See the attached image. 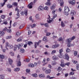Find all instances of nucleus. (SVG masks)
Returning <instances> with one entry per match:
<instances>
[{"mask_svg":"<svg viewBox=\"0 0 79 79\" xmlns=\"http://www.w3.org/2000/svg\"><path fill=\"white\" fill-rule=\"evenodd\" d=\"M63 52V49L62 48L59 50V53L60 54L58 55V56L60 58H63L64 56V55L63 54H61V53Z\"/></svg>","mask_w":79,"mask_h":79,"instance_id":"obj_1","label":"nucleus"},{"mask_svg":"<svg viewBox=\"0 0 79 79\" xmlns=\"http://www.w3.org/2000/svg\"><path fill=\"white\" fill-rule=\"evenodd\" d=\"M17 64V65L18 67H19L21 66V61H20V60H17L16 61Z\"/></svg>","mask_w":79,"mask_h":79,"instance_id":"obj_2","label":"nucleus"},{"mask_svg":"<svg viewBox=\"0 0 79 79\" xmlns=\"http://www.w3.org/2000/svg\"><path fill=\"white\" fill-rule=\"evenodd\" d=\"M21 14L22 15H25V16H27V9H25L24 11H22L21 12Z\"/></svg>","mask_w":79,"mask_h":79,"instance_id":"obj_3","label":"nucleus"},{"mask_svg":"<svg viewBox=\"0 0 79 79\" xmlns=\"http://www.w3.org/2000/svg\"><path fill=\"white\" fill-rule=\"evenodd\" d=\"M24 44L23 43H19L16 45V47L18 48V49H20L23 46Z\"/></svg>","mask_w":79,"mask_h":79,"instance_id":"obj_4","label":"nucleus"},{"mask_svg":"<svg viewBox=\"0 0 79 79\" xmlns=\"http://www.w3.org/2000/svg\"><path fill=\"white\" fill-rule=\"evenodd\" d=\"M33 5H34V4L33 2H32L28 5L27 7L28 8L31 9V8H32V6H33Z\"/></svg>","mask_w":79,"mask_h":79,"instance_id":"obj_5","label":"nucleus"},{"mask_svg":"<svg viewBox=\"0 0 79 79\" xmlns=\"http://www.w3.org/2000/svg\"><path fill=\"white\" fill-rule=\"evenodd\" d=\"M38 11H43L44 10V7L41 6H40L38 8Z\"/></svg>","mask_w":79,"mask_h":79,"instance_id":"obj_6","label":"nucleus"},{"mask_svg":"<svg viewBox=\"0 0 79 79\" xmlns=\"http://www.w3.org/2000/svg\"><path fill=\"white\" fill-rule=\"evenodd\" d=\"M69 4H72V5H75V3H76V2L75 1V0H72V1H69Z\"/></svg>","mask_w":79,"mask_h":79,"instance_id":"obj_7","label":"nucleus"},{"mask_svg":"<svg viewBox=\"0 0 79 79\" xmlns=\"http://www.w3.org/2000/svg\"><path fill=\"white\" fill-rule=\"evenodd\" d=\"M56 6V4H53L50 7V9L52 10H53L55 8V7Z\"/></svg>","mask_w":79,"mask_h":79,"instance_id":"obj_8","label":"nucleus"},{"mask_svg":"<svg viewBox=\"0 0 79 79\" xmlns=\"http://www.w3.org/2000/svg\"><path fill=\"white\" fill-rule=\"evenodd\" d=\"M49 18H48V20H47V22L48 23H50L52 21V19L50 18V15H48Z\"/></svg>","mask_w":79,"mask_h":79,"instance_id":"obj_9","label":"nucleus"},{"mask_svg":"<svg viewBox=\"0 0 79 79\" xmlns=\"http://www.w3.org/2000/svg\"><path fill=\"white\" fill-rule=\"evenodd\" d=\"M65 58H64V59H65L67 60H69V56L67 54H65L64 55Z\"/></svg>","mask_w":79,"mask_h":79,"instance_id":"obj_10","label":"nucleus"},{"mask_svg":"<svg viewBox=\"0 0 79 79\" xmlns=\"http://www.w3.org/2000/svg\"><path fill=\"white\" fill-rule=\"evenodd\" d=\"M38 77L40 78H44L45 77V75L44 74H39L38 75Z\"/></svg>","mask_w":79,"mask_h":79,"instance_id":"obj_11","label":"nucleus"},{"mask_svg":"<svg viewBox=\"0 0 79 79\" xmlns=\"http://www.w3.org/2000/svg\"><path fill=\"white\" fill-rule=\"evenodd\" d=\"M64 11L65 12H69V8L67 6H65Z\"/></svg>","mask_w":79,"mask_h":79,"instance_id":"obj_12","label":"nucleus"},{"mask_svg":"<svg viewBox=\"0 0 79 79\" xmlns=\"http://www.w3.org/2000/svg\"><path fill=\"white\" fill-rule=\"evenodd\" d=\"M72 41H71V38L68 39L66 40V42L67 44H70Z\"/></svg>","mask_w":79,"mask_h":79,"instance_id":"obj_13","label":"nucleus"},{"mask_svg":"<svg viewBox=\"0 0 79 79\" xmlns=\"http://www.w3.org/2000/svg\"><path fill=\"white\" fill-rule=\"evenodd\" d=\"M59 46H60L59 44L54 45L52 46V47L53 48H57V47H58Z\"/></svg>","mask_w":79,"mask_h":79,"instance_id":"obj_14","label":"nucleus"},{"mask_svg":"<svg viewBox=\"0 0 79 79\" xmlns=\"http://www.w3.org/2000/svg\"><path fill=\"white\" fill-rule=\"evenodd\" d=\"M23 39V37H20L17 40V42H21Z\"/></svg>","mask_w":79,"mask_h":79,"instance_id":"obj_15","label":"nucleus"},{"mask_svg":"<svg viewBox=\"0 0 79 79\" xmlns=\"http://www.w3.org/2000/svg\"><path fill=\"white\" fill-rule=\"evenodd\" d=\"M50 0H48V2L45 3V5H47L48 6H50Z\"/></svg>","mask_w":79,"mask_h":79,"instance_id":"obj_16","label":"nucleus"},{"mask_svg":"<svg viewBox=\"0 0 79 79\" xmlns=\"http://www.w3.org/2000/svg\"><path fill=\"white\" fill-rule=\"evenodd\" d=\"M8 61L9 64H12L13 63V60H12V59H11L10 58H9L8 59Z\"/></svg>","mask_w":79,"mask_h":79,"instance_id":"obj_17","label":"nucleus"},{"mask_svg":"<svg viewBox=\"0 0 79 79\" xmlns=\"http://www.w3.org/2000/svg\"><path fill=\"white\" fill-rule=\"evenodd\" d=\"M51 73V70L50 69H48L46 70L45 72V73L47 74H49Z\"/></svg>","mask_w":79,"mask_h":79,"instance_id":"obj_18","label":"nucleus"},{"mask_svg":"<svg viewBox=\"0 0 79 79\" xmlns=\"http://www.w3.org/2000/svg\"><path fill=\"white\" fill-rule=\"evenodd\" d=\"M76 12L74 11H72L70 13V15L71 16H73L74 15H76Z\"/></svg>","mask_w":79,"mask_h":79,"instance_id":"obj_19","label":"nucleus"},{"mask_svg":"<svg viewBox=\"0 0 79 79\" xmlns=\"http://www.w3.org/2000/svg\"><path fill=\"white\" fill-rule=\"evenodd\" d=\"M46 78L47 79H53V78H55V77H51L49 75H47L46 77Z\"/></svg>","mask_w":79,"mask_h":79,"instance_id":"obj_20","label":"nucleus"},{"mask_svg":"<svg viewBox=\"0 0 79 79\" xmlns=\"http://www.w3.org/2000/svg\"><path fill=\"white\" fill-rule=\"evenodd\" d=\"M52 59L53 60H58V58L56 57V56H54L52 57Z\"/></svg>","mask_w":79,"mask_h":79,"instance_id":"obj_21","label":"nucleus"},{"mask_svg":"<svg viewBox=\"0 0 79 79\" xmlns=\"http://www.w3.org/2000/svg\"><path fill=\"white\" fill-rule=\"evenodd\" d=\"M10 45L8 42H7L6 43V48L7 50H8V48H7V47H9Z\"/></svg>","mask_w":79,"mask_h":79,"instance_id":"obj_22","label":"nucleus"},{"mask_svg":"<svg viewBox=\"0 0 79 79\" xmlns=\"http://www.w3.org/2000/svg\"><path fill=\"white\" fill-rule=\"evenodd\" d=\"M6 70L9 73H11V69L10 68H7Z\"/></svg>","mask_w":79,"mask_h":79,"instance_id":"obj_23","label":"nucleus"},{"mask_svg":"<svg viewBox=\"0 0 79 79\" xmlns=\"http://www.w3.org/2000/svg\"><path fill=\"white\" fill-rule=\"evenodd\" d=\"M61 25L62 27H64L65 26V25L64 24V23H63V22L62 21L61 22Z\"/></svg>","mask_w":79,"mask_h":79,"instance_id":"obj_24","label":"nucleus"},{"mask_svg":"<svg viewBox=\"0 0 79 79\" xmlns=\"http://www.w3.org/2000/svg\"><path fill=\"white\" fill-rule=\"evenodd\" d=\"M74 44H71L68 43V44H67V46L68 47H73L74 46Z\"/></svg>","mask_w":79,"mask_h":79,"instance_id":"obj_25","label":"nucleus"},{"mask_svg":"<svg viewBox=\"0 0 79 79\" xmlns=\"http://www.w3.org/2000/svg\"><path fill=\"white\" fill-rule=\"evenodd\" d=\"M7 6L8 8H12L13 7V6L12 5H11L10 4H8L7 5Z\"/></svg>","mask_w":79,"mask_h":79,"instance_id":"obj_26","label":"nucleus"},{"mask_svg":"<svg viewBox=\"0 0 79 79\" xmlns=\"http://www.w3.org/2000/svg\"><path fill=\"white\" fill-rule=\"evenodd\" d=\"M20 70V69H19V68H16L15 69H14V71L18 72V71H19Z\"/></svg>","mask_w":79,"mask_h":79,"instance_id":"obj_27","label":"nucleus"},{"mask_svg":"<svg viewBox=\"0 0 79 79\" xmlns=\"http://www.w3.org/2000/svg\"><path fill=\"white\" fill-rule=\"evenodd\" d=\"M20 52L21 53H24V52H25V50L24 49H20Z\"/></svg>","mask_w":79,"mask_h":79,"instance_id":"obj_28","label":"nucleus"},{"mask_svg":"<svg viewBox=\"0 0 79 79\" xmlns=\"http://www.w3.org/2000/svg\"><path fill=\"white\" fill-rule=\"evenodd\" d=\"M10 55L11 56H14V55H15V53L14 52H10Z\"/></svg>","mask_w":79,"mask_h":79,"instance_id":"obj_29","label":"nucleus"},{"mask_svg":"<svg viewBox=\"0 0 79 79\" xmlns=\"http://www.w3.org/2000/svg\"><path fill=\"white\" fill-rule=\"evenodd\" d=\"M11 37H12V36H7L6 37V39H11Z\"/></svg>","mask_w":79,"mask_h":79,"instance_id":"obj_30","label":"nucleus"},{"mask_svg":"<svg viewBox=\"0 0 79 79\" xmlns=\"http://www.w3.org/2000/svg\"><path fill=\"white\" fill-rule=\"evenodd\" d=\"M27 44H28L29 45H31L32 44V42L31 41H27L26 42Z\"/></svg>","mask_w":79,"mask_h":79,"instance_id":"obj_31","label":"nucleus"},{"mask_svg":"<svg viewBox=\"0 0 79 79\" xmlns=\"http://www.w3.org/2000/svg\"><path fill=\"white\" fill-rule=\"evenodd\" d=\"M35 18L36 19H39V15L37 14L35 16Z\"/></svg>","mask_w":79,"mask_h":79,"instance_id":"obj_32","label":"nucleus"},{"mask_svg":"<svg viewBox=\"0 0 79 79\" xmlns=\"http://www.w3.org/2000/svg\"><path fill=\"white\" fill-rule=\"evenodd\" d=\"M63 14H64V15H66V16H68V15H69V13H68V12H63Z\"/></svg>","mask_w":79,"mask_h":79,"instance_id":"obj_33","label":"nucleus"},{"mask_svg":"<svg viewBox=\"0 0 79 79\" xmlns=\"http://www.w3.org/2000/svg\"><path fill=\"white\" fill-rule=\"evenodd\" d=\"M56 17H57V14H54L53 15L52 19H55V18H56Z\"/></svg>","mask_w":79,"mask_h":79,"instance_id":"obj_34","label":"nucleus"},{"mask_svg":"<svg viewBox=\"0 0 79 79\" xmlns=\"http://www.w3.org/2000/svg\"><path fill=\"white\" fill-rule=\"evenodd\" d=\"M47 37L44 36L43 38V40H44V41L46 40V42H48V40H47Z\"/></svg>","mask_w":79,"mask_h":79,"instance_id":"obj_35","label":"nucleus"},{"mask_svg":"<svg viewBox=\"0 0 79 79\" xmlns=\"http://www.w3.org/2000/svg\"><path fill=\"white\" fill-rule=\"evenodd\" d=\"M0 79H4V76L3 75H0Z\"/></svg>","mask_w":79,"mask_h":79,"instance_id":"obj_36","label":"nucleus"},{"mask_svg":"<svg viewBox=\"0 0 79 79\" xmlns=\"http://www.w3.org/2000/svg\"><path fill=\"white\" fill-rule=\"evenodd\" d=\"M44 10H46V11H48V6H46L44 7Z\"/></svg>","mask_w":79,"mask_h":79,"instance_id":"obj_37","label":"nucleus"},{"mask_svg":"<svg viewBox=\"0 0 79 79\" xmlns=\"http://www.w3.org/2000/svg\"><path fill=\"white\" fill-rule=\"evenodd\" d=\"M66 52H71V50H70V49H69V48H67L66 49Z\"/></svg>","mask_w":79,"mask_h":79,"instance_id":"obj_38","label":"nucleus"},{"mask_svg":"<svg viewBox=\"0 0 79 79\" xmlns=\"http://www.w3.org/2000/svg\"><path fill=\"white\" fill-rule=\"evenodd\" d=\"M29 67H31L32 68H33L34 67V65L32 64H29Z\"/></svg>","mask_w":79,"mask_h":79,"instance_id":"obj_39","label":"nucleus"},{"mask_svg":"<svg viewBox=\"0 0 79 79\" xmlns=\"http://www.w3.org/2000/svg\"><path fill=\"white\" fill-rule=\"evenodd\" d=\"M32 76H33V77H37V74L36 73L32 74Z\"/></svg>","mask_w":79,"mask_h":79,"instance_id":"obj_40","label":"nucleus"},{"mask_svg":"<svg viewBox=\"0 0 79 79\" xmlns=\"http://www.w3.org/2000/svg\"><path fill=\"white\" fill-rule=\"evenodd\" d=\"M76 39V36H72L71 38H70V39L71 40V41H72V40H74Z\"/></svg>","mask_w":79,"mask_h":79,"instance_id":"obj_41","label":"nucleus"},{"mask_svg":"<svg viewBox=\"0 0 79 79\" xmlns=\"http://www.w3.org/2000/svg\"><path fill=\"white\" fill-rule=\"evenodd\" d=\"M56 53V50H53L52 51V52L51 53V55H53Z\"/></svg>","mask_w":79,"mask_h":79,"instance_id":"obj_42","label":"nucleus"},{"mask_svg":"<svg viewBox=\"0 0 79 79\" xmlns=\"http://www.w3.org/2000/svg\"><path fill=\"white\" fill-rule=\"evenodd\" d=\"M57 9H56L55 10H53L52 11V13L53 15H55V12L57 11Z\"/></svg>","mask_w":79,"mask_h":79,"instance_id":"obj_43","label":"nucleus"},{"mask_svg":"<svg viewBox=\"0 0 79 79\" xmlns=\"http://www.w3.org/2000/svg\"><path fill=\"white\" fill-rule=\"evenodd\" d=\"M62 70V69L60 67H59L57 71H61Z\"/></svg>","mask_w":79,"mask_h":79,"instance_id":"obj_44","label":"nucleus"},{"mask_svg":"<svg viewBox=\"0 0 79 79\" xmlns=\"http://www.w3.org/2000/svg\"><path fill=\"white\" fill-rule=\"evenodd\" d=\"M7 32H8V33H11V29H7Z\"/></svg>","mask_w":79,"mask_h":79,"instance_id":"obj_45","label":"nucleus"},{"mask_svg":"<svg viewBox=\"0 0 79 79\" xmlns=\"http://www.w3.org/2000/svg\"><path fill=\"white\" fill-rule=\"evenodd\" d=\"M60 2H61L60 3V5L61 6H62L63 5V4H64V2H63V0H60Z\"/></svg>","mask_w":79,"mask_h":79,"instance_id":"obj_46","label":"nucleus"},{"mask_svg":"<svg viewBox=\"0 0 79 79\" xmlns=\"http://www.w3.org/2000/svg\"><path fill=\"white\" fill-rule=\"evenodd\" d=\"M44 25V26H45V27H48V23H45Z\"/></svg>","mask_w":79,"mask_h":79,"instance_id":"obj_47","label":"nucleus"},{"mask_svg":"<svg viewBox=\"0 0 79 79\" xmlns=\"http://www.w3.org/2000/svg\"><path fill=\"white\" fill-rule=\"evenodd\" d=\"M41 42H42V41L40 40L38 42H36L37 43V46H39V44H40V43H41Z\"/></svg>","mask_w":79,"mask_h":79,"instance_id":"obj_48","label":"nucleus"},{"mask_svg":"<svg viewBox=\"0 0 79 79\" xmlns=\"http://www.w3.org/2000/svg\"><path fill=\"white\" fill-rule=\"evenodd\" d=\"M35 26H36V24H34L31 26V28H33L34 27H35Z\"/></svg>","mask_w":79,"mask_h":79,"instance_id":"obj_49","label":"nucleus"},{"mask_svg":"<svg viewBox=\"0 0 79 79\" xmlns=\"http://www.w3.org/2000/svg\"><path fill=\"white\" fill-rule=\"evenodd\" d=\"M29 20L31 21L32 22H34V19H32V16H31L29 17Z\"/></svg>","mask_w":79,"mask_h":79,"instance_id":"obj_50","label":"nucleus"},{"mask_svg":"<svg viewBox=\"0 0 79 79\" xmlns=\"http://www.w3.org/2000/svg\"><path fill=\"white\" fill-rule=\"evenodd\" d=\"M9 48L10 49H11L13 48V46L12 45H9Z\"/></svg>","mask_w":79,"mask_h":79,"instance_id":"obj_51","label":"nucleus"},{"mask_svg":"<svg viewBox=\"0 0 79 79\" xmlns=\"http://www.w3.org/2000/svg\"><path fill=\"white\" fill-rule=\"evenodd\" d=\"M0 34L1 35H3L5 34V32H3V31H0Z\"/></svg>","mask_w":79,"mask_h":79,"instance_id":"obj_52","label":"nucleus"},{"mask_svg":"<svg viewBox=\"0 0 79 79\" xmlns=\"http://www.w3.org/2000/svg\"><path fill=\"white\" fill-rule=\"evenodd\" d=\"M57 63L56 62H52V65H55V64H56Z\"/></svg>","mask_w":79,"mask_h":79,"instance_id":"obj_53","label":"nucleus"},{"mask_svg":"<svg viewBox=\"0 0 79 79\" xmlns=\"http://www.w3.org/2000/svg\"><path fill=\"white\" fill-rule=\"evenodd\" d=\"M60 66H61V67H64V63L62 62L60 64Z\"/></svg>","mask_w":79,"mask_h":79,"instance_id":"obj_54","label":"nucleus"},{"mask_svg":"<svg viewBox=\"0 0 79 79\" xmlns=\"http://www.w3.org/2000/svg\"><path fill=\"white\" fill-rule=\"evenodd\" d=\"M73 63L74 64H77V61H76V60H73Z\"/></svg>","mask_w":79,"mask_h":79,"instance_id":"obj_55","label":"nucleus"},{"mask_svg":"<svg viewBox=\"0 0 79 79\" xmlns=\"http://www.w3.org/2000/svg\"><path fill=\"white\" fill-rule=\"evenodd\" d=\"M1 17L2 19H5V15H1Z\"/></svg>","mask_w":79,"mask_h":79,"instance_id":"obj_56","label":"nucleus"},{"mask_svg":"<svg viewBox=\"0 0 79 79\" xmlns=\"http://www.w3.org/2000/svg\"><path fill=\"white\" fill-rule=\"evenodd\" d=\"M4 56L3 55H0V58H1V59H4Z\"/></svg>","mask_w":79,"mask_h":79,"instance_id":"obj_57","label":"nucleus"},{"mask_svg":"<svg viewBox=\"0 0 79 79\" xmlns=\"http://www.w3.org/2000/svg\"><path fill=\"white\" fill-rule=\"evenodd\" d=\"M51 34V33L48 32H46V36H49Z\"/></svg>","mask_w":79,"mask_h":79,"instance_id":"obj_58","label":"nucleus"},{"mask_svg":"<svg viewBox=\"0 0 79 79\" xmlns=\"http://www.w3.org/2000/svg\"><path fill=\"white\" fill-rule=\"evenodd\" d=\"M7 30L8 29H7V27H5L3 29V31L4 32H6V31H7Z\"/></svg>","mask_w":79,"mask_h":79,"instance_id":"obj_59","label":"nucleus"},{"mask_svg":"<svg viewBox=\"0 0 79 79\" xmlns=\"http://www.w3.org/2000/svg\"><path fill=\"white\" fill-rule=\"evenodd\" d=\"M74 74V72H71L69 74V75H73V74Z\"/></svg>","mask_w":79,"mask_h":79,"instance_id":"obj_60","label":"nucleus"},{"mask_svg":"<svg viewBox=\"0 0 79 79\" xmlns=\"http://www.w3.org/2000/svg\"><path fill=\"white\" fill-rule=\"evenodd\" d=\"M19 11H20V10H18L17 16H19Z\"/></svg>","mask_w":79,"mask_h":79,"instance_id":"obj_61","label":"nucleus"},{"mask_svg":"<svg viewBox=\"0 0 79 79\" xmlns=\"http://www.w3.org/2000/svg\"><path fill=\"white\" fill-rule=\"evenodd\" d=\"M42 70L43 71H45L46 70V68L45 67H43L42 68Z\"/></svg>","mask_w":79,"mask_h":79,"instance_id":"obj_62","label":"nucleus"},{"mask_svg":"<svg viewBox=\"0 0 79 79\" xmlns=\"http://www.w3.org/2000/svg\"><path fill=\"white\" fill-rule=\"evenodd\" d=\"M77 55V52L75 51L74 52V56H76Z\"/></svg>","mask_w":79,"mask_h":79,"instance_id":"obj_63","label":"nucleus"},{"mask_svg":"<svg viewBox=\"0 0 79 79\" xmlns=\"http://www.w3.org/2000/svg\"><path fill=\"white\" fill-rule=\"evenodd\" d=\"M17 25V23H14L13 24V27H15Z\"/></svg>","mask_w":79,"mask_h":79,"instance_id":"obj_64","label":"nucleus"}]
</instances>
